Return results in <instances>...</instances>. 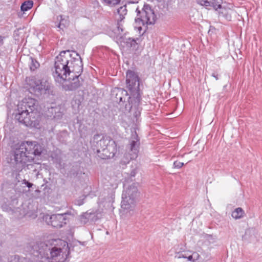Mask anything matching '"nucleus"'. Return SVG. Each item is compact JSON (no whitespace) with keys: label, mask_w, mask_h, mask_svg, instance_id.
I'll return each mask as SVG.
<instances>
[{"label":"nucleus","mask_w":262,"mask_h":262,"mask_svg":"<svg viewBox=\"0 0 262 262\" xmlns=\"http://www.w3.org/2000/svg\"><path fill=\"white\" fill-rule=\"evenodd\" d=\"M21 186H20V187H22L23 186H25V191H26V187H27V186L26 185H25V184H24V185L21 184Z\"/></svg>","instance_id":"obj_36"},{"label":"nucleus","mask_w":262,"mask_h":262,"mask_svg":"<svg viewBox=\"0 0 262 262\" xmlns=\"http://www.w3.org/2000/svg\"><path fill=\"white\" fill-rule=\"evenodd\" d=\"M100 137V136L99 135L97 134V135H96L94 136V138L95 140L98 139Z\"/></svg>","instance_id":"obj_35"},{"label":"nucleus","mask_w":262,"mask_h":262,"mask_svg":"<svg viewBox=\"0 0 262 262\" xmlns=\"http://www.w3.org/2000/svg\"><path fill=\"white\" fill-rule=\"evenodd\" d=\"M53 242L57 244L61 243L63 246L62 248L53 245L52 243L48 242H40L36 244L32 247V255L37 258L39 262H66L69 254L68 244L60 239H55Z\"/></svg>","instance_id":"obj_2"},{"label":"nucleus","mask_w":262,"mask_h":262,"mask_svg":"<svg viewBox=\"0 0 262 262\" xmlns=\"http://www.w3.org/2000/svg\"><path fill=\"white\" fill-rule=\"evenodd\" d=\"M211 2L212 4H210V7H212L214 10L222 9V0H213Z\"/></svg>","instance_id":"obj_23"},{"label":"nucleus","mask_w":262,"mask_h":262,"mask_svg":"<svg viewBox=\"0 0 262 262\" xmlns=\"http://www.w3.org/2000/svg\"><path fill=\"white\" fill-rule=\"evenodd\" d=\"M140 146V139L136 132L133 134L129 140V143L126 146V152L124 154V158L126 159L124 162H128L130 160L137 158Z\"/></svg>","instance_id":"obj_10"},{"label":"nucleus","mask_w":262,"mask_h":262,"mask_svg":"<svg viewBox=\"0 0 262 262\" xmlns=\"http://www.w3.org/2000/svg\"><path fill=\"white\" fill-rule=\"evenodd\" d=\"M186 258H187V259L189 261H193V256H192V254L191 255H189L188 256H187Z\"/></svg>","instance_id":"obj_31"},{"label":"nucleus","mask_w":262,"mask_h":262,"mask_svg":"<svg viewBox=\"0 0 262 262\" xmlns=\"http://www.w3.org/2000/svg\"><path fill=\"white\" fill-rule=\"evenodd\" d=\"M127 92L122 89H119L118 90V92L116 94V99L119 100V102H125L126 100H127L128 102V105L125 104V108L126 110L130 111L133 105H130V101L131 99L130 97H128Z\"/></svg>","instance_id":"obj_16"},{"label":"nucleus","mask_w":262,"mask_h":262,"mask_svg":"<svg viewBox=\"0 0 262 262\" xmlns=\"http://www.w3.org/2000/svg\"><path fill=\"white\" fill-rule=\"evenodd\" d=\"M42 152L41 146L35 141L21 142L14 151V160L27 164L33 161L34 156H40Z\"/></svg>","instance_id":"obj_3"},{"label":"nucleus","mask_w":262,"mask_h":262,"mask_svg":"<svg viewBox=\"0 0 262 262\" xmlns=\"http://www.w3.org/2000/svg\"><path fill=\"white\" fill-rule=\"evenodd\" d=\"M127 12V10L126 9V5H125L123 6H121L119 8L117 9V13L119 15V18L118 19V20L120 21V22H118V24L119 23L121 25L120 23L125 18V16L126 15Z\"/></svg>","instance_id":"obj_18"},{"label":"nucleus","mask_w":262,"mask_h":262,"mask_svg":"<svg viewBox=\"0 0 262 262\" xmlns=\"http://www.w3.org/2000/svg\"><path fill=\"white\" fill-rule=\"evenodd\" d=\"M59 16H57V19H59Z\"/></svg>","instance_id":"obj_40"},{"label":"nucleus","mask_w":262,"mask_h":262,"mask_svg":"<svg viewBox=\"0 0 262 262\" xmlns=\"http://www.w3.org/2000/svg\"><path fill=\"white\" fill-rule=\"evenodd\" d=\"M68 213L54 214L52 215L46 214L43 216V220L48 225L60 228L67 224L68 220Z\"/></svg>","instance_id":"obj_13"},{"label":"nucleus","mask_w":262,"mask_h":262,"mask_svg":"<svg viewBox=\"0 0 262 262\" xmlns=\"http://www.w3.org/2000/svg\"><path fill=\"white\" fill-rule=\"evenodd\" d=\"M244 211L242 208H237L234 210L232 213V216L235 219H238L243 217Z\"/></svg>","instance_id":"obj_20"},{"label":"nucleus","mask_w":262,"mask_h":262,"mask_svg":"<svg viewBox=\"0 0 262 262\" xmlns=\"http://www.w3.org/2000/svg\"><path fill=\"white\" fill-rule=\"evenodd\" d=\"M137 172H136V169H134L131 172H130V176L132 177H134L136 174Z\"/></svg>","instance_id":"obj_30"},{"label":"nucleus","mask_w":262,"mask_h":262,"mask_svg":"<svg viewBox=\"0 0 262 262\" xmlns=\"http://www.w3.org/2000/svg\"><path fill=\"white\" fill-rule=\"evenodd\" d=\"M192 256H193V261H194V262H205L209 259V258L207 256L206 257L207 258L206 259L202 260H200L201 258V256L197 252L193 253Z\"/></svg>","instance_id":"obj_25"},{"label":"nucleus","mask_w":262,"mask_h":262,"mask_svg":"<svg viewBox=\"0 0 262 262\" xmlns=\"http://www.w3.org/2000/svg\"><path fill=\"white\" fill-rule=\"evenodd\" d=\"M17 106L25 108L24 109L28 110V112L31 114V116L38 114L37 102L34 99L25 98L20 102Z\"/></svg>","instance_id":"obj_15"},{"label":"nucleus","mask_w":262,"mask_h":262,"mask_svg":"<svg viewBox=\"0 0 262 262\" xmlns=\"http://www.w3.org/2000/svg\"><path fill=\"white\" fill-rule=\"evenodd\" d=\"M59 17L60 18V22L58 24L57 27L61 30H63L68 25V22L66 19L62 18V15H60Z\"/></svg>","instance_id":"obj_24"},{"label":"nucleus","mask_w":262,"mask_h":262,"mask_svg":"<svg viewBox=\"0 0 262 262\" xmlns=\"http://www.w3.org/2000/svg\"><path fill=\"white\" fill-rule=\"evenodd\" d=\"M57 107H51V108H49L48 110L47 116L53 119V116L55 114V112H54V111H52V110H55Z\"/></svg>","instance_id":"obj_26"},{"label":"nucleus","mask_w":262,"mask_h":262,"mask_svg":"<svg viewBox=\"0 0 262 262\" xmlns=\"http://www.w3.org/2000/svg\"><path fill=\"white\" fill-rule=\"evenodd\" d=\"M104 2H105V3H107V1H108V0H102Z\"/></svg>","instance_id":"obj_37"},{"label":"nucleus","mask_w":262,"mask_h":262,"mask_svg":"<svg viewBox=\"0 0 262 262\" xmlns=\"http://www.w3.org/2000/svg\"><path fill=\"white\" fill-rule=\"evenodd\" d=\"M211 76L214 77L216 80H218L220 79V75L219 74L217 71H216L211 74Z\"/></svg>","instance_id":"obj_29"},{"label":"nucleus","mask_w":262,"mask_h":262,"mask_svg":"<svg viewBox=\"0 0 262 262\" xmlns=\"http://www.w3.org/2000/svg\"><path fill=\"white\" fill-rule=\"evenodd\" d=\"M126 87L130 92L133 97L135 99V103L139 105L140 101L139 94V79L136 73L132 71H127L126 72Z\"/></svg>","instance_id":"obj_7"},{"label":"nucleus","mask_w":262,"mask_h":262,"mask_svg":"<svg viewBox=\"0 0 262 262\" xmlns=\"http://www.w3.org/2000/svg\"><path fill=\"white\" fill-rule=\"evenodd\" d=\"M158 2H161L162 0H157Z\"/></svg>","instance_id":"obj_38"},{"label":"nucleus","mask_w":262,"mask_h":262,"mask_svg":"<svg viewBox=\"0 0 262 262\" xmlns=\"http://www.w3.org/2000/svg\"><path fill=\"white\" fill-rule=\"evenodd\" d=\"M98 219L97 217H95V213L92 212H85L83 213L80 216L81 222L83 224H86L89 220L93 221H96Z\"/></svg>","instance_id":"obj_17"},{"label":"nucleus","mask_w":262,"mask_h":262,"mask_svg":"<svg viewBox=\"0 0 262 262\" xmlns=\"http://www.w3.org/2000/svg\"><path fill=\"white\" fill-rule=\"evenodd\" d=\"M83 204V202L82 200H78L77 201V203H76L77 205L80 206Z\"/></svg>","instance_id":"obj_32"},{"label":"nucleus","mask_w":262,"mask_h":262,"mask_svg":"<svg viewBox=\"0 0 262 262\" xmlns=\"http://www.w3.org/2000/svg\"><path fill=\"white\" fill-rule=\"evenodd\" d=\"M27 164L21 161H15L12 163V176L14 178L15 181V191L24 193L25 191V186L20 187L21 184L26 185L28 188L32 187L33 184L27 181L22 177L23 170L26 167Z\"/></svg>","instance_id":"obj_5"},{"label":"nucleus","mask_w":262,"mask_h":262,"mask_svg":"<svg viewBox=\"0 0 262 262\" xmlns=\"http://www.w3.org/2000/svg\"><path fill=\"white\" fill-rule=\"evenodd\" d=\"M26 81L29 92L37 97L54 95V86L48 81L37 79L35 77L26 78Z\"/></svg>","instance_id":"obj_4"},{"label":"nucleus","mask_w":262,"mask_h":262,"mask_svg":"<svg viewBox=\"0 0 262 262\" xmlns=\"http://www.w3.org/2000/svg\"><path fill=\"white\" fill-rule=\"evenodd\" d=\"M33 5V2L32 1H27L24 2L20 7V9L22 11H27L32 8Z\"/></svg>","instance_id":"obj_19"},{"label":"nucleus","mask_w":262,"mask_h":262,"mask_svg":"<svg viewBox=\"0 0 262 262\" xmlns=\"http://www.w3.org/2000/svg\"><path fill=\"white\" fill-rule=\"evenodd\" d=\"M17 106V113L15 118L20 123L27 126H35L36 124V119L34 116L28 112V110Z\"/></svg>","instance_id":"obj_12"},{"label":"nucleus","mask_w":262,"mask_h":262,"mask_svg":"<svg viewBox=\"0 0 262 262\" xmlns=\"http://www.w3.org/2000/svg\"><path fill=\"white\" fill-rule=\"evenodd\" d=\"M97 144V155L102 159L113 158L117 152L115 142L108 138H102Z\"/></svg>","instance_id":"obj_6"},{"label":"nucleus","mask_w":262,"mask_h":262,"mask_svg":"<svg viewBox=\"0 0 262 262\" xmlns=\"http://www.w3.org/2000/svg\"><path fill=\"white\" fill-rule=\"evenodd\" d=\"M129 4H134L133 3L129 2Z\"/></svg>","instance_id":"obj_39"},{"label":"nucleus","mask_w":262,"mask_h":262,"mask_svg":"<svg viewBox=\"0 0 262 262\" xmlns=\"http://www.w3.org/2000/svg\"><path fill=\"white\" fill-rule=\"evenodd\" d=\"M184 165V163L180 161H175L173 163V166L175 168H180Z\"/></svg>","instance_id":"obj_28"},{"label":"nucleus","mask_w":262,"mask_h":262,"mask_svg":"<svg viewBox=\"0 0 262 262\" xmlns=\"http://www.w3.org/2000/svg\"><path fill=\"white\" fill-rule=\"evenodd\" d=\"M83 71L81 57L75 51H62L55 60L53 76L55 81L61 85L65 91H74L81 82L79 77Z\"/></svg>","instance_id":"obj_1"},{"label":"nucleus","mask_w":262,"mask_h":262,"mask_svg":"<svg viewBox=\"0 0 262 262\" xmlns=\"http://www.w3.org/2000/svg\"><path fill=\"white\" fill-rule=\"evenodd\" d=\"M59 16H57V19H59Z\"/></svg>","instance_id":"obj_41"},{"label":"nucleus","mask_w":262,"mask_h":262,"mask_svg":"<svg viewBox=\"0 0 262 262\" xmlns=\"http://www.w3.org/2000/svg\"><path fill=\"white\" fill-rule=\"evenodd\" d=\"M178 257L179 258H186L187 256H185L184 254H180L178 256Z\"/></svg>","instance_id":"obj_33"},{"label":"nucleus","mask_w":262,"mask_h":262,"mask_svg":"<svg viewBox=\"0 0 262 262\" xmlns=\"http://www.w3.org/2000/svg\"><path fill=\"white\" fill-rule=\"evenodd\" d=\"M4 43L3 37L0 36V45H2Z\"/></svg>","instance_id":"obj_34"},{"label":"nucleus","mask_w":262,"mask_h":262,"mask_svg":"<svg viewBox=\"0 0 262 262\" xmlns=\"http://www.w3.org/2000/svg\"><path fill=\"white\" fill-rule=\"evenodd\" d=\"M17 204V199H13L3 204L2 206V208L3 211L9 213L10 215H13L14 217L19 219L24 215V212L21 213V208L16 207Z\"/></svg>","instance_id":"obj_14"},{"label":"nucleus","mask_w":262,"mask_h":262,"mask_svg":"<svg viewBox=\"0 0 262 262\" xmlns=\"http://www.w3.org/2000/svg\"><path fill=\"white\" fill-rule=\"evenodd\" d=\"M124 29L122 25L118 23L117 28L114 30L116 38L118 42L124 47L127 48H136L137 43L136 40L126 36V33H123Z\"/></svg>","instance_id":"obj_11"},{"label":"nucleus","mask_w":262,"mask_h":262,"mask_svg":"<svg viewBox=\"0 0 262 262\" xmlns=\"http://www.w3.org/2000/svg\"><path fill=\"white\" fill-rule=\"evenodd\" d=\"M29 60L30 61L29 67L31 71H35L36 69L39 68L40 64L35 59L30 57L29 58Z\"/></svg>","instance_id":"obj_21"},{"label":"nucleus","mask_w":262,"mask_h":262,"mask_svg":"<svg viewBox=\"0 0 262 262\" xmlns=\"http://www.w3.org/2000/svg\"><path fill=\"white\" fill-rule=\"evenodd\" d=\"M137 17L135 19L136 23L142 24L143 26L145 25L154 24L156 21V15L148 5H144L142 9V11H140L139 8L136 9Z\"/></svg>","instance_id":"obj_9"},{"label":"nucleus","mask_w":262,"mask_h":262,"mask_svg":"<svg viewBox=\"0 0 262 262\" xmlns=\"http://www.w3.org/2000/svg\"><path fill=\"white\" fill-rule=\"evenodd\" d=\"M138 196L136 184L134 183L127 188H124L122 195L121 207L124 209H130L136 202Z\"/></svg>","instance_id":"obj_8"},{"label":"nucleus","mask_w":262,"mask_h":262,"mask_svg":"<svg viewBox=\"0 0 262 262\" xmlns=\"http://www.w3.org/2000/svg\"><path fill=\"white\" fill-rule=\"evenodd\" d=\"M120 2V0H108L106 4L108 5L114 6L119 4Z\"/></svg>","instance_id":"obj_27"},{"label":"nucleus","mask_w":262,"mask_h":262,"mask_svg":"<svg viewBox=\"0 0 262 262\" xmlns=\"http://www.w3.org/2000/svg\"><path fill=\"white\" fill-rule=\"evenodd\" d=\"M52 111H54L55 114L53 116V119L58 121L60 120L63 116V112L61 111V108L57 107L55 110L52 109Z\"/></svg>","instance_id":"obj_22"}]
</instances>
